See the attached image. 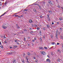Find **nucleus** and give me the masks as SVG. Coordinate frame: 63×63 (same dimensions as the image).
<instances>
[{"mask_svg":"<svg viewBox=\"0 0 63 63\" xmlns=\"http://www.w3.org/2000/svg\"><path fill=\"white\" fill-rule=\"evenodd\" d=\"M30 30H32V29L31 28H30Z\"/></svg>","mask_w":63,"mask_h":63,"instance_id":"nucleus-48","label":"nucleus"},{"mask_svg":"<svg viewBox=\"0 0 63 63\" xmlns=\"http://www.w3.org/2000/svg\"><path fill=\"white\" fill-rule=\"evenodd\" d=\"M62 48H63V45H62Z\"/></svg>","mask_w":63,"mask_h":63,"instance_id":"nucleus-63","label":"nucleus"},{"mask_svg":"<svg viewBox=\"0 0 63 63\" xmlns=\"http://www.w3.org/2000/svg\"><path fill=\"white\" fill-rule=\"evenodd\" d=\"M44 47V48H45V49H47V48L46 47Z\"/></svg>","mask_w":63,"mask_h":63,"instance_id":"nucleus-26","label":"nucleus"},{"mask_svg":"<svg viewBox=\"0 0 63 63\" xmlns=\"http://www.w3.org/2000/svg\"><path fill=\"white\" fill-rule=\"evenodd\" d=\"M34 41H35V40L34 39V40H32V42H34Z\"/></svg>","mask_w":63,"mask_h":63,"instance_id":"nucleus-53","label":"nucleus"},{"mask_svg":"<svg viewBox=\"0 0 63 63\" xmlns=\"http://www.w3.org/2000/svg\"><path fill=\"white\" fill-rule=\"evenodd\" d=\"M24 11H26V12H27V11H28V10H27V9H24Z\"/></svg>","mask_w":63,"mask_h":63,"instance_id":"nucleus-19","label":"nucleus"},{"mask_svg":"<svg viewBox=\"0 0 63 63\" xmlns=\"http://www.w3.org/2000/svg\"><path fill=\"white\" fill-rule=\"evenodd\" d=\"M61 39H63V37L62 36H61Z\"/></svg>","mask_w":63,"mask_h":63,"instance_id":"nucleus-28","label":"nucleus"},{"mask_svg":"<svg viewBox=\"0 0 63 63\" xmlns=\"http://www.w3.org/2000/svg\"><path fill=\"white\" fill-rule=\"evenodd\" d=\"M52 45H55H55H56V44L55 43H54V42L52 43Z\"/></svg>","mask_w":63,"mask_h":63,"instance_id":"nucleus-17","label":"nucleus"},{"mask_svg":"<svg viewBox=\"0 0 63 63\" xmlns=\"http://www.w3.org/2000/svg\"><path fill=\"white\" fill-rule=\"evenodd\" d=\"M13 63L16 62V60H14V61L13 62Z\"/></svg>","mask_w":63,"mask_h":63,"instance_id":"nucleus-24","label":"nucleus"},{"mask_svg":"<svg viewBox=\"0 0 63 63\" xmlns=\"http://www.w3.org/2000/svg\"><path fill=\"white\" fill-rule=\"evenodd\" d=\"M57 45H59L60 44V43H57Z\"/></svg>","mask_w":63,"mask_h":63,"instance_id":"nucleus-31","label":"nucleus"},{"mask_svg":"<svg viewBox=\"0 0 63 63\" xmlns=\"http://www.w3.org/2000/svg\"><path fill=\"white\" fill-rule=\"evenodd\" d=\"M39 34L40 35H41V34H42V33L41 32V31H40H40Z\"/></svg>","mask_w":63,"mask_h":63,"instance_id":"nucleus-18","label":"nucleus"},{"mask_svg":"<svg viewBox=\"0 0 63 63\" xmlns=\"http://www.w3.org/2000/svg\"><path fill=\"white\" fill-rule=\"evenodd\" d=\"M17 28H18V29L19 28H20V27L19 26H17Z\"/></svg>","mask_w":63,"mask_h":63,"instance_id":"nucleus-14","label":"nucleus"},{"mask_svg":"<svg viewBox=\"0 0 63 63\" xmlns=\"http://www.w3.org/2000/svg\"><path fill=\"white\" fill-rule=\"evenodd\" d=\"M2 27V28H4V29H6V28H7V27H5L4 26H3Z\"/></svg>","mask_w":63,"mask_h":63,"instance_id":"nucleus-3","label":"nucleus"},{"mask_svg":"<svg viewBox=\"0 0 63 63\" xmlns=\"http://www.w3.org/2000/svg\"><path fill=\"white\" fill-rule=\"evenodd\" d=\"M8 11H7L6 12H5V13H4V14H2V15H1V16H3L4 15H5V14H6V13H7V12Z\"/></svg>","mask_w":63,"mask_h":63,"instance_id":"nucleus-13","label":"nucleus"},{"mask_svg":"<svg viewBox=\"0 0 63 63\" xmlns=\"http://www.w3.org/2000/svg\"><path fill=\"white\" fill-rule=\"evenodd\" d=\"M43 38H45V36H43Z\"/></svg>","mask_w":63,"mask_h":63,"instance_id":"nucleus-57","label":"nucleus"},{"mask_svg":"<svg viewBox=\"0 0 63 63\" xmlns=\"http://www.w3.org/2000/svg\"><path fill=\"white\" fill-rule=\"evenodd\" d=\"M39 49H44V48L42 47H39Z\"/></svg>","mask_w":63,"mask_h":63,"instance_id":"nucleus-2","label":"nucleus"},{"mask_svg":"<svg viewBox=\"0 0 63 63\" xmlns=\"http://www.w3.org/2000/svg\"><path fill=\"white\" fill-rule=\"evenodd\" d=\"M27 62H28V63H29V62L28 61H27Z\"/></svg>","mask_w":63,"mask_h":63,"instance_id":"nucleus-59","label":"nucleus"},{"mask_svg":"<svg viewBox=\"0 0 63 63\" xmlns=\"http://www.w3.org/2000/svg\"><path fill=\"white\" fill-rule=\"evenodd\" d=\"M51 55L52 56H53V53H51Z\"/></svg>","mask_w":63,"mask_h":63,"instance_id":"nucleus-38","label":"nucleus"},{"mask_svg":"<svg viewBox=\"0 0 63 63\" xmlns=\"http://www.w3.org/2000/svg\"><path fill=\"white\" fill-rule=\"evenodd\" d=\"M28 56H30V53L29 52L28 53Z\"/></svg>","mask_w":63,"mask_h":63,"instance_id":"nucleus-8","label":"nucleus"},{"mask_svg":"<svg viewBox=\"0 0 63 63\" xmlns=\"http://www.w3.org/2000/svg\"><path fill=\"white\" fill-rule=\"evenodd\" d=\"M43 52H44V51H41V54H43Z\"/></svg>","mask_w":63,"mask_h":63,"instance_id":"nucleus-11","label":"nucleus"},{"mask_svg":"<svg viewBox=\"0 0 63 63\" xmlns=\"http://www.w3.org/2000/svg\"><path fill=\"white\" fill-rule=\"evenodd\" d=\"M17 16H18V15H15V16L16 17H17Z\"/></svg>","mask_w":63,"mask_h":63,"instance_id":"nucleus-42","label":"nucleus"},{"mask_svg":"<svg viewBox=\"0 0 63 63\" xmlns=\"http://www.w3.org/2000/svg\"><path fill=\"white\" fill-rule=\"evenodd\" d=\"M39 29H40V28H37V29L38 30H39Z\"/></svg>","mask_w":63,"mask_h":63,"instance_id":"nucleus-41","label":"nucleus"},{"mask_svg":"<svg viewBox=\"0 0 63 63\" xmlns=\"http://www.w3.org/2000/svg\"><path fill=\"white\" fill-rule=\"evenodd\" d=\"M40 18H42V17H42V16H40Z\"/></svg>","mask_w":63,"mask_h":63,"instance_id":"nucleus-45","label":"nucleus"},{"mask_svg":"<svg viewBox=\"0 0 63 63\" xmlns=\"http://www.w3.org/2000/svg\"><path fill=\"white\" fill-rule=\"evenodd\" d=\"M7 2H5L4 3V4L5 5H6L7 4Z\"/></svg>","mask_w":63,"mask_h":63,"instance_id":"nucleus-29","label":"nucleus"},{"mask_svg":"<svg viewBox=\"0 0 63 63\" xmlns=\"http://www.w3.org/2000/svg\"><path fill=\"white\" fill-rule=\"evenodd\" d=\"M10 48H12V47H10Z\"/></svg>","mask_w":63,"mask_h":63,"instance_id":"nucleus-61","label":"nucleus"},{"mask_svg":"<svg viewBox=\"0 0 63 63\" xmlns=\"http://www.w3.org/2000/svg\"><path fill=\"white\" fill-rule=\"evenodd\" d=\"M49 60V59H47V60H46V61H48Z\"/></svg>","mask_w":63,"mask_h":63,"instance_id":"nucleus-21","label":"nucleus"},{"mask_svg":"<svg viewBox=\"0 0 63 63\" xmlns=\"http://www.w3.org/2000/svg\"><path fill=\"white\" fill-rule=\"evenodd\" d=\"M34 40H36V37H34Z\"/></svg>","mask_w":63,"mask_h":63,"instance_id":"nucleus-23","label":"nucleus"},{"mask_svg":"<svg viewBox=\"0 0 63 63\" xmlns=\"http://www.w3.org/2000/svg\"><path fill=\"white\" fill-rule=\"evenodd\" d=\"M28 39H30V37H28Z\"/></svg>","mask_w":63,"mask_h":63,"instance_id":"nucleus-64","label":"nucleus"},{"mask_svg":"<svg viewBox=\"0 0 63 63\" xmlns=\"http://www.w3.org/2000/svg\"><path fill=\"white\" fill-rule=\"evenodd\" d=\"M47 57H48V58H50V57L49 56V55H47Z\"/></svg>","mask_w":63,"mask_h":63,"instance_id":"nucleus-30","label":"nucleus"},{"mask_svg":"<svg viewBox=\"0 0 63 63\" xmlns=\"http://www.w3.org/2000/svg\"><path fill=\"white\" fill-rule=\"evenodd\" d=\"M47 27H48V28H49V27H49V25H47Z\"/></svg>","mask_w":63,"mask_h":63,"instance_id":"nucleus-15","label":"nucleus"},{"mask_svg":"<svg viewBox=\"0 0 63 63\" xmlns=\"http://www.w3.org/2000/svg\"><path fill=\"white\" fill-rule=\"evenodd\" d=\"M51 2V1L49 0L48 2L50 4V3Z\"/></svg>","mask_w":63,"mask_h":63,"instance_id":"nucleus-9","label":"nucleus"},{"mask_svg":"<svg viewBox=\"0 0 63 63\" xmlns=\"http://www.w3.org/2000/svg\"><path fill=\"white\" fill-rule=\"evenodd\" d=\"M48 12L49 13H51V11H49Z\"/></svg>","mask_w":63,"mask_h":63,"instance_id":"nucleus-34","label":"nucleus"},{"mask_svg":"<svg viewBox=\"0 0 63 63\" xmlns=\"http://www.w3.org/2000/svg\"><path fill=\"white\" fill-rule=\"evenodd\" d=\"M27 61H28V58H27Z\"/></svg>","mask_w":63,"mask_h":63,"instance_id":"nucleus-52","label":"nucleus"},{"mask_svg":"<svg viewBox=\"0 0 63 63\" xmlns=\"http://www.w3.org/2000/svg\"><path fill=\"white\" fill-rule=\"evenodd\" d=\"M33 21L32 20H29V22H30V23H31Z\"/></svg>","mask_w":63,"mask_h":63,"instance_id":"nucleus-4","label":"nucleus"},{"mask_svg":"<svg viewBox=\"0 0 63 63\" xmlns=\"http://www.w3.org/2000/svg\"><path fill=\"white\" fill-rule=\"evenodd\" d=\"M33 33V32H30V33H31V34H32V33Z\"/></svg>","mask_w":63,"mask_h":63,"instance_id":"nucleus-35","label":"nucleus"},{"mask_svg":"<svg viewBox=\"0 0 63 63\" xmlns=\"http://www.w3.org/2000/svg\"><path fill=\"white\" fill-rule=\"evenodd\" d=\"M54 23H52V24H54Z\"/></svg>","mask_w":63,"mask_h":63,"instance_id":"nucleus-60","label":"nucleus"},{"mask_svg":"<svg viewBox=\"0 0 63 63\" xmlns=\"http://www.w3.org/2000/svg\"><path fill=\"white\" fill-rule=\"evenodd\" d=\"M37 61H38L37 60H35V62H37Z\"/></svg>","mask_w":63,"mask_h":63,"instance_id":"nucleus-46","label":"nucleus"},{"mask_svg":"<svg viewBox=\"0 0 63 63\" xmlns=\"http://www.w3.org/2000/svg\"><path fill=\"white\" fill-rule=\"evenodd\" d=\"M2 15H1L0 16V17H2Z\"/></svg>","mask_w":63,"mask_h":63,"instance_id":"nucleus-58","label":"nucleus"},{"mask_svg":"<svg viewBox=\"0 0 63 63\" xmlns=\"http://www.w3.org/2000/svg\"><path fill=\"white\" fill-rule=\"evenodd\" d=\"M48 62H50V60H49Z\"/></svg>","mask_w":63,"mask_h":63,"instance_id":"nucleus-43","label":"nucleus"},{"mask_svg":"<svg viewBox=\"0 0 63 63\" xmlns=\"http://www.w3.org/2000/svg\"><path fill=\"white\" fill-rule=\"evenodd\" d=\"M0 47H1V48H3V46L2 45H1V46H0Z\"/></svg>","mask_w":63,"mask_h":63,"instance_id":"nucleus-10","label":"nucleus"},{"mask_svg":"<svg viewBox=\"0 0 63 63\" xmlns=\"http://www.w3.org/2000/svg\"><path fill=\"white\" fill-rule=\"evenodd\" d=\"M32 46H34V44H33V43H32Z\"/></svg>","mask_w":63,"mask_h":63,"instance_id":"nucleus-32","label":"nucleus"},{"mask_svg":"<svg viewBox=\"0 0 63 63\" xmlns=\"http://www.w3.org/2000/svg\"><path fill=\"white\" fill-rule=\"evenodd\" d=\"M57 35H58V34H56L55 35L56 38L57 39H58V37H57Z\"/></svg>","mask_w":63,"mask_h":63,"instance_id":"nucleus-6","label":"nucleus"},{"mask_svg":"<svg viewBox=\"0 0 63 63\" xmlns=\"http://www.w3.org/2000/svg\"><path fill=\"white\" fill-rule=\"evenodd\" d=\"M15 42H17V40H15Z\"/></svg>","mask_w":63,"mask_h":63,"instance_id":"nucleus-62","label":"nucleus"},{"mask_svg":"<svg viewBox=\"0 0 63 63\" xmlns=\"http://www.w3.org/2000/svg\"><path fill=\"white\" fill-rule=\"evenodd\" d=\"M34 11L35 13H37V12H36V10L35 9V10H34Z\"/></svg>","mask_w":63,"mask_h":63,"instance_id":"nucleus-25","label":"nucleus"},{"mask_svg":"<svg viewBox=\"0 0 63 63\" xmlns=\"http://www.w3.org/2000/svg\"><path fill=\"white\" fill-rule=\"evenodd\" d=\"M60 51V50H58V52H59Z\"/></svg>","mask_w":63,"mask_h":63,"instance_id":"nucleus-55","label":"nucleus"},{"mask_svg":"<svg viewBox=\"0 0 63 63\" xmlns=\"http://www.w3.org/2000/svg\"><path fill=\"white\" fill-rule=\"evenodd\" d=\"M58 30H57L56 33V35H58V34H58Z\"/></svg>","mask_w":63,"mask_h":63,"instance_id":"nucleus-5","label":"nucleus"},{"mask_svg":"<svg viewBox=\"0 0 63 63\" xmlns=\"http://www.w3.org/2000/svg\"><path fill=\"white\" fill-rule=\"evenodd\" d=\"M36 5L38 6L40 5H39L38 4H37Z\"/></svg>","mask_w":63,"mask_h":63,"instance_id":"nucleus-39","label":"nucleus"},{"mask_svg":"<svg viewBox=\"0 0 63 63\" xmlns=\"http://www.w3.org/2000/svg\"><path fill=\"white\" fill-rule=\"evenodd\" d=\"M33 58H34V59H36V58H35V57H34Z\"/></svg>","mask_w":63,"mask_h":63,"instance_id":"nucleus-56","label":"nucleus"},{"mask_svg":"<svg viewBox=\"0 0 63 63\" xmlns=\"http://www.w3.org/2000/svg\"><path fill=\"white\" fill-rule=\"evenodd\" d=\"M13 53L12 52H11L10 53V54H12Z\"/></svg>","mask_w":63,"mask_h":63,"instance_id":"nucleus-49","label":"nucleus"},{"mask_svg":"<svg viewBox=\"0 0 63 63\" xmlns=\"http://www.w3.org/2000/svg\"><path fill=\"white\" fill-rule=\"evenodd\" d=\"M4 42L5 43V44H6V43H7V41H6Z\"/></svg>","mask_w":63,"mask_h":63,"instance_id":"nucleus-54","label":"nucleus"},{"mask_svg":"<svg viewBox=\"0 0 63 63\" xmlns=\"http://www.w3.org/2000/svg\"><path fill=\"white\" fill-rule=\"evenodd\" d=\"M24 31H27V30H26V29H25V30H24Z\"/></svg>","mask_w":63,"mask_h":63,"instance_id":"nucleus-44","label":"nucleus"},{"mask_svg":"<svg viewBox=\"0 0 63 63\" xmlns=\"http://www.w3.org/2000/svg\"><path fill=\"white\" fill-rule=\"evenodd\" d=\"M38 7H39L40 9H41V6H40V5Z\"/></svg>","mask_w":63,"mask_h":63,"instance_id":"nucleus-37","label":"nucleus"},{"mask_svg":"<svg viewBox=\"0 0 63 63\" xmlns=\"http://www.w3.org/2000/svg\"><path fill=\"white\" fill-rule=\"evenodd\" d=\"M41 41H42V38H40V39Z\"/></svg>","mask_w":63,"mask_h":63,"instance_id":"nucleus-51","label":"nucleus"},{"mask_svg":"<svg viewBox=\"0 0 63 63\" xmlns=\"http://www.w3.org/2000/svg\"><path fill=\"white\" fill-rule=\"evenodd\" d=\"M27 44L28 46H30V44H29V42H28L27 43Z\"/></svg>","mask_w":63,"mask_h":63,"instance_id":"nucleus-12","label":"nucleus"},{"mask_svg":"<svg viewBox=\"0 0 63 63\" xmlns=\"http://www.w3.org/2000/svg\"><path fill=\"white\" fill-rule=\"evenodd\" d=\"M51 38H52V37H53L52 35H51Z\"/></svg>","mask_w":63,"mask_h":63,"instance_id":"nucleus-50","label":"nucleus"},{"mask_svg":"<svg viewBox=\"0 0 63 63\" xmlns=\"http://www.w3.org/2000/svg\"><path fill=\"white\" fill-rule=\"evenodd\" d=\"M17 47V46H14V47Z\"/></svg>","mask_w":63,"mask_h":63,"instance_id":"nucleus-33","label":"nucleus"},{"mask_svg":"<svg viewBox=\"0 0 63 63\" xmlns=\"http://www.w3.org/2000/svg\"><path fill=\"white\" fill-rule=\"evenodd\" d=\"M43 55H46V52L43 51Z\"/></svg>","mask_w":63,"mask_h":63,"instance_id":"nucleus-7","label":"nucleus"},{"mask_svg":"<svg viewBox=\"0 0 63 63\" xmlns=\"http://www.w3.org/2000/svg\"><path fill=\"white\" fill-rule=\"evenodd\" d=\"M59 19L60 20H61L62 19V17H61L60 18H59Z\"/></svg>","mask_w":63,"mask_h":63,"instance_id":"nucleus-16","label":"nucleus"},{"mask_svg":"<svg viewBox=\"0 0 63 63\" xmlns=\"http://www.w3.org/2000/svg\"><path fill=\"white\" fill-rule=\"evenodd\" d=\"M58 7L59 8L60 7V6L58 5Z\"/></svg>","mask_w":63,"mask_h":63,"instance_id":"nucleus-40","label":"nucleus"},{"mask_svg":"<svg viewBox=\"0 0 63 63\" xmlns=\"http://www.w3.org/2000/svg\"><path fill=\"white\" fill-rule=\"evenodd\" d=\"M57 61H58V62H60V59H58L57 60Z\"/></svg>","mask_w":63,"mask_h":63,"instance_id":"nucleus-20","label":"nucleus"},{"mask_svg":"<svg viewBox=\"0 0 63 63\" xmlns=\"http://www.w3.org/2000/svg\"><path fill=\"white\" fill-rule=\"evenodd\" d=\"M34 26L35 27H37V25H35Z\"/></svg>","mask_w":63,"mask_h":63,"instance_id":"nucleus-47","label":"nucleus"},{"mask_svg":"<svg viewBox=\"0 0 63 63\" xmlns=\"http://www.w3.org/2000/svg\"><path fill=\"white\" fill-rule=\"evenodd\" d=\"M22 62H23V63H24V60H22Z\"/></svg>","mask_w":63,"mask_h":63,"instance_id":"nucleus-22","label":"nucleus"},{"mask_svg":"<svg viewBox=\"0 0 63 63\" xmlns=\"http://www.w3.org/2000/svg\"><path fill=\"white\" fill-rule=\"evenodd\" d=\"M60 31H62V28H60Z\"/></svg>","mask_w":63,"mask_h":63,"instance_id":"nucleus-36","label":"nucleus"},{"mask_svg":"<svg viewBox=\"0 0 63 63\" xmlns=\"http://www.w3.org/2000/svg\"><path fill=\"white\" fill-rule=\"evenodd\" d=\"M50 4V5H53V3L52 2H51Z\"/></svg>","mask_w":63,"mask_h":63,"instance_id":"nucleus-27","label":"nucleus"},{"mask_svg":"<svg viewBox=\"0 0 63 63\" xmlns=\"http://www.w3.org/2000/svg\"><path fill=\"white\" fill-rule=\"evenodd\" d=\"M47 16L48 20H49V21H50V18H49V15H48V14H47Z\"/></svg>","mask_w":63,"mask_h":63,"instance_id":"nucleus-1","label":"nucleus"}]
</instances>
